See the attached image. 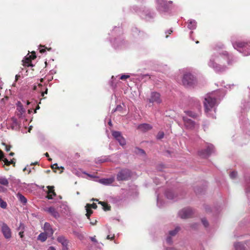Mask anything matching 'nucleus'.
<instances>
[{
    "instance_id": "obj_27",
    "label": "nucleus",
    "mask_w": 250,
    "mask_h": 250,
    "mask_svg": "<svg viewBox=\"0 0 250 250\" xmlns=\"http://www.w3.org/2000/svg\"><path fill=\"white\" fill-rule=\"evenodd\" d=\"M73 173L78 176H82V174L83 173L84 174H86L87 175H88L89 177H92V176L91 175L87 174L85 172H82L80 170L74 169L73 171Z\"/></svg>"
},
{
    "instance_id": "obj_21",
    "label": "nucleus",
    "mask_w": 250,
    "mask_h": 250,
    "mask_svg": "<svg viewBox=\"0 0 250 250\" xmlns=\"http://www.w3.org/2000/svg\"><path fill=\"white\" fill-rule=\"evenodd\" d=\"M16 196L19 201L23 205H25L27 203V199L21 193H18L16 195Z\"/></svg>"
},
{
    "instance_id": "obj_30",
    "label": "nucleus",
    "mask_w": 250,
    "mask_h": 250,
    "mask_svg": "<svg viewBox=\"0 0 250 250\" xmlns=\"http://www.w3.org/2000/svg\"><path fill=\"white\" fill-rule=\"evenodd\" d=\"M99 204H101L104 210H110V207L109 206H108L107 204H106L105 203H104V202H99Z\"/></svg>"
},
{
    "instance_id": "obj_1",
    "label": "nucleus",
    "mask_w": 250,
    "mask_h": 250,
    "mask_svg": "<svg viewBox=\"0 0 250 250\" xmlns=\"http://www.w3.org/2000/svg\"><path fill=\"white\" fill-rule=\"evenodd\" d=\"M225 62H227L228 64H231L232 62V57L227 51H223L216 56H212L208 62V65L217 72H223L227 68L226 65L222 64Z\"/></svg>"
},
{
    "instance_id": "obj_8",
    "label": "nucleus",
    "mask_w": 250,
    "mask_h": 250,
    "mask_svg": "<svg viewBox=\"0 0 250 250\" xmlns=\"http://www.w3.org/2000/svg\"><path fill=\"white\" fill-rule=\"evenodd\" d=\"M1 232L6 239H10L12 236L11 229L5 223H3L2 225Z\"/></svg>"
},
{
    "instance_id": "obj_11",
    "label": "nucleus",
    "mask_w": 250,
    "mask_h": 250,
    "mask_svg": "<svg viewBox=\"0 0 250 250\" xmlns=\"http://www.w3.org/2000/svg\"><path fill=\"white\" fill-rule=\"evenodd\" d=\"M157 8L161 11H166L167 9V2L165 0H156Z\"/></svg>"
},
{
    "instance_id": "obj_5",
    "label": "nucleus",
    "mask_w": 250,
    "mask_h": 250,
    "mask_svg": "<svg viewBox=\"0 0 250 250\" xmlns=\"http://www.w3.org/2000/svg\"><path fill=\"white\" fill-rule=\"evenodd\" d=\"M112 135L114 137V138L119 142L121 146H124L125 145V140L123 137L120 132L117 131H112Z\"/></svg>"
},
{
    "instance_id": "obj_51",
    "label": "nucleus",
    "mask_w": 250,
    "mask_h": 250,
    "mask_svg": "<svg viewBox=\"0 0 250 250\" xmlns=\"http://www.w3.org/2000/svg\"><path fill=\"white\" fill-rule=\"evenodd\" d=\"M157 205L160 207L162 206V205L160 203V201H159V197H157Z\"/></svg>"
},
{
    "instance_id": "obj_10",
    "label": "nucleus",
    "mask_w": 250,
    "mask_h": 250,
    "mask_svg": "<svg viewBox=\"0 0 250 250\" xmlns=\"http://www.w3.org/2000/svg\"><path fill=\"white\" fill-rule=\"evenodd\" d=\"M36 58V56L35 55H31L28 57L26 56L25 58L22 60L23 65L25 66H32V64H31V60H33Z\"/></svg>"
},
{
    "instance_id": "obj_32",
    "label": "nucleus",
    "mask_w": 250,
    "mask_h": 250,
    "mask_svg": "<svg viewBox=\"0 0 250 250\" xmlns=\"http://www.w3.org/2000/svg\"><path fill=\"white\" fill-rule=\"evenodd\" d=\"M7 204L6 202L4 201L1 198H0V207L2 208H6Z\"/></svg>"
},
{
    "instance_id": "obj_7",
    "label": "nucleus",
    "mask_w": 250,
    "mask_h": 250,
    "mask_svg": "<svg viewBox=\"0 0 250 250\" xmlns=\"http://www.w3.org/2000/svg\"><path fill=\"white\" fill-rule=\"evenodd\" d=\"M213 150L214 146L212 145L209 144L208 146L206 149L200 151L199 154L202 157H207L213 152Z\"/></svg>"
},
{
    "instance_id": "obj_52",
    "label": "nucleus",
    "mask_w": 250,
    "mask_h": 250,
    "mask_svg": "<svg viewBox=\"0 0 250 250\" xmlns=\"http://www.w3.org/2000/svg\"><path fill=\"white\" fill-rule=\"evenodd\" d=\"M48 250H56L55 248L52 246L49 247Z\"/></svg>"
},
{
    "instance_id": "obj_16",
    "label": "nucleus",
    "mask_w": 250,
    "mask_h": 250,
    "mask_svg": "<svg viewBox=\"0 0 250 250\" xmlns=\"http://www.w3.org/2000/svg\"><path fill=\"white\" fill-rule=\"evenodd\" d=\"M47 188H48V191L47 192V198L48 199H52L53 198V196H55L56 195V193L54 191V187L53 186H47Z\"/></svg>"
},
{
    "instance_id": "obj_63",
    "label": "nucleus",
    "mask_w": 250,
    "mask_h": 250,
    "mask_svg": "<svg viewBox=\"0 0 250 250\" xmlns=\"http://www.w3.org/2000/svg\"><path fill=\"white\" fill-rule=\"evenodd\" d=\"M14 154V153L13 152H11V153H10V155L11 156H13Z\"/></svg>"
},
{
    "instance_id": "obj_24",
    "label": "nucleus",
    "mask_w": 250,
    "mask_h": 250,
    "mask_svg": "<svg viewBox=\"0 0 250 250\" xmlns=\"http://www.w3.org/2000/svg\"><path fill=\"white\" fill-rule=\"evenodd\" d=\"M47 236H48V235L46 233L42 232L38 236V240L42 242H44L47 239Z\"/></svg>"
},
{
    "instance_id": "obj_28",
    "label": "nucleus",
    "mask_w": 250,
    "mask_h": 250,
    "mask_svg": "<svg viewBox=\"0 0 250 250\" xmlns=\"http://www.w3.org/2000/svg\"><path fill=\"white\" fill-rule=\"evenodd\" d=\"M179 230L180 228L179 227H177L176 228H175L174 229L169 231L168 234L171 236H174L177 233V232Z\"/></svg>"
},
{
    "instance_id": "obj_14",
    "label": "nucleus",
    "mask_w": 250,
    "mask_h": 250,
    "mask_svg": "<svg viewBox=\"0 0 250 250\" xmlns=\"http://www.w3.org/2000/svg\"><path fill=\"white\" fill-rule=\"evenodd\" d=\"M44 210L50 213L56 218H58L60 216L58 211L53 207L46 208H44Z\"/></svg>"
},
{
    "instance_id": "obj_41",
    "label": "nucleus",
    "mask_w": 250,
    "mask_h": 250,
    "mask_svg": "<svg viewBox=\"0 0 250 250\" xmlns=\"http://www.w3.org/2000/svg\"><path fill=\"white\" fill-rule=\"evenodd\" d=\"M51 167H52V169L60 168V167H58L57 164H55L53 165V166H52ZM60 168L62 169H64V168L63 167H60Z\"/></svg>"
},
{
    "instance_id": "obj_61",
    "label": "nucleus",
    "mask_w": 250,
    "mask_h": 250,
    "mask_svg": "<svg viewBox=\"0 0 250 250\" xmlns=\"http://www.w3.org/2000/svg\"><path fill=\"white\" fill-rule=\"evenodd\" d=\"M108 124H109V125H112L111 121H109V122H108Z\"/></svg>"
},
{
    "instance_id": "obj_60",
    "label": "nucleus",
    "mask_w": 250,
    "mask_h": 250,
    "mask_svg": "<svg viewBox=\"0 0 250 250\" xmlns=\"http://www.w3.org/2000/svg\"><path fill=\"white\" fill-rule=\"evenodd\" d=\"M45 155L46 157H48L49 156V154L47 152L45 153Z\"/></svg>"
},
{
    "instance_id": "obj_4",
    "label": "nucleus",
    "mask_w": 250,
    "mask_h": 250,
    "mask_svg": "<svg viewBox=\"0 0 250 250\" xmlns=\"http://www.w3.org/2000/svg\"><path fill=\"white\" fill-rule=\"evenodd\" d=\"M131 177V172L127 168L122 169L117 174V180L120 181H126Z\"/></svg>"
},
{
    "instance_id": "obj_37",
    "label": "nucleus",
    "mask_w": 250,
    "mask_h": 250,
    "mask_svg": "<svg viewBox=\"0 0 250 250\" xmlns=\"http://www.w3.org/2000/svg\"><path fill=\"white\" fill-rule=\"evenodd\" d=\"M166 241H167V243H168L169 244H171V243H172L171 236H170L168 234V235L167 237Z\"/></svg>"
},
{
    "instance_id": "obj_46",
    "label": "nucleus",
    "mask_w": 250,
    "mask_h": 250,
    "mask_svg": "<svg viewBox=\"0 0 250 250\" xmlns=\"http://www.w3.org/2000/svg\"><path fill=\"white\" fill-rule=\"evenodd\" d=\"M12 121H13V125H18L17 121L16 119L13 118Z\"/></svg>"
},
{
    "instance_id": "obj_55",
    "label": "nucleus",
    "mask_w": 250,
    "mask_h": 250,
    "mask_svg": "<svg viewBox=\"0 0 250 250\" xmlns=\"http://www.w3.org/2000/svg\"><path fill=\"white\" fill-rule=\"evenodd\" d=\"M113 237H114V236L112 237H110V235H107L106 238H107V239H111V240L113 238Z\"/></svg>"
},
{
    "instance_id": "obj_59",
    "label": "nucleus",
    "mask_w": 250,
    "mask_h": 250,
    "mask_svg": "<svg viewBox=\"0 0 250 250\" xmlns=\"http://www.w3.org/2000/svg\"><path fill=\"white\" fill-rule=\"evenodd\" d=\"M39 108H40V106L38 105V106L37 107L36 109L35 110L34 112H35V113H36V110H37V109H39Z\"/></svg>"
},
{
    "instance_id": "obj_36",
    "label": "nucleus",
    "mask_w": 250,
    "mask_h": 250,
    "mask_svg": "<svg viewBox=\"0 0 250 250\" xmlns=\"http://www.w3.org/2000/svg\"><path fill=\"white\" fill-rule=\"evenodd\" d=\"M164 136V133L163 132H159L158 133L157 138L158 139H161L163 138Z\"/></svg>"
},
{
    "instance_id": "obj_31",
    "label": "nucleus",
    "mask_w": 250,
    "mask_h": 250,
    "mask_svg": "<svg viewBox=\"0 0 250 250\" xmlns=\"http://www.w3.org/2000/svg\"><path fill=\"white\" fill-rule=\"evenodd\" d=\"M17 110L20 112V113L18 114L20 117H21L22 116V115L25 112V109H24L22 106L19 105L18 107H17Z\"/></svg>"
},
{
    "instance_id": "obj_44",
    "label": "nucleus",
    "mask_w": 250,
    "mask_h": 250,
    "mask_svg": "<svg viewBox=\"0 0 250 250\" xmlns=\"http://www.w3.org/2000/svg\"><path fill=\"white\" fill-rule=\"evenodd\" d=\"M3 145L5 146V150L6 151H9L10 150V146H7L4 143H3Z\"/></svg>"
},
{
    "instance_id": "obj_45",
    "label": "nucleus",
    "mask_w": 250,
    "mask_h": 250,
    "mask_svg": "<svg viewBox=\"0 0 250 250\" xmlns=\"http://www.w3.org/2000/svg\"><path fill=\"white\" fill-rule=\"evenodd\" d=\"M77 235L78 236V237H79V238L80 239H83V234H81V233H77Z\"/></svg>"
},
{
    "instance_id": "obj_35",
    "label": "nucleus",
    "mask_w": 250,
    "mask_h": 250,
    "mask_svg": "<svg viewBox=\"0 0 250 250\" xmlns=\"http://www.w3.org/2000/svg\"><path fill=\"white\" fill-rule=\"evenodd\" d=\"M237 176V172L236 171H232L230 174H229V176L231 178V179H234L236 178Z\"/></svg>"
},
{
    "instance_id": "obj_43",
    "label": "nucleus",
    "mask_w": 250,
    "mask_h": 250,
    "mask_svg": "<svg viewBox=\"0 0 250 250\" xmlns=\"http://www.w3.org/2000/svg\"><path fill=\"white\" fill-rule=\"evenodd\" d=\"M122 108V107L121 105H117L116 108L113 110V112H115L117 110H120Z\"/></svg>"
},
{
    "instance_id": "obj_15",
    "label": "nucleus",
    "mask_w": 250,
    "mask_h": 250,
    "mask_svg": "<svg viewBox=\"0 0 250 250\" xmlns=\"http://www.w3.org/2000/svg\"><path fill=\"white\" fill-rule=\"evenodd\" d=\"M43 229L45 232L48 234V236H51L54 233V231L53 230L50 224L48 223H45L43 226Z\"/></svg>"
},
{
    "instance_id": "obj_13",
    "label": "nucleus",
    "mask_w": 250,
    "mask_h": 250,
    "mask_svg": "<svg viewBox=\"0 0 250 250\" xmlns=\"http://www.w3.org/2000/svg\"><path fill=\"white\" fill-rule=\"evenodd\" d=\"M183 121L184 122L185 126L187 128L189 129H192L194 127L195 123L191 119H189L186 117H184Z\"/></svg>"
},
{
    "instance_id": "obj_26",
    "label": "nucleus",
    "mask_w": 250,
    "mask_h": 250,
    "mask_svg": "<svg viewBox=\"0 0 250 250\" xmlns=\"http://www.w3.org/2000/svg\"><path fill=\"white\" fill-rule=\"evenodd\" d=\"M166 196L167 199H174L175 195L172 191L170 190L167 191L166 192Z\"/></svg>"
},
{
    "instance_id": "obj_42",
    "label": "nucleus",
    "mask_w": 250,
    "mask_h": 250,
    "mask_svg": "<svg viewBox=\"0 0 250 250\" xmlns=\"http://www.w3.org/2000/svg\"><path fill=\"white\" fill-rule=\"evenodd\" d=\"M7 189L6 188L2 187V186H0V192H4L5 191H6Z\"/></svg>"
},
{
    "instance_id": "obj_54",
    "label": "nucleus",
    "mask_w": 250,
    "mask_h": 250,
    "mask_svg": "<svg viewBox=\"0 0 250 250\" xmlns=\"http://www.w3.org/2000/svg\"><path fill=\"white\" fill-rule=\"evenodd\" d=\"M17 107H18L19 105L22 106L21 103L20 102H18L17 104Z\"/></svg>"
},
{
    "instance_id": "obj_22",
    "label": "nucleus",
    "mask_w": 250,
    "mask_h": 250,
    "mask_svg": "<svg viewBox=\"0 0 250 250\" xmlns=\"http://www.w3.org/2000/svg\"><path fill=\"white\" fill-rule=\"evenodd\" d=\"M246 45H247L246 43H245L244 42H236L235 43L233 44V46L234 48L236 49H237L240 52H241V50H239V49H240L241 48H243V47H245L246 46Z\"/></svg>"
},
{
    "instance_id": "obj_64",
    "label": "nucleus",
    "mask_w": 250,
    "mask_h": 250,
    "mask_svg": "<svg viewBox=\"0 0 250 250\" xmlns=\"http://www.w3.org/2000/svg\"><path fill=\"white\" fill-rule=\"evenodd\" d=\"M31 112V109L28 110V113H30Z\"/></svg>"
},
{
    "instance_id": "obj_58",
    "label": "nucleus",
    "mask_w": 250,
    "mask_h": 250,
    "mask_svg": "<svg viewBox=\"0 0 250 250\" xmlns=\"http://www.w3.org/2000/svg\"><path fill=\"white\" fill-rule=\"evenodd\" d=\"M45 51V50L44 49H42L40 50V52L41 53H44Z\"/></svg>"
},
{
    "instance_id": "obj_18",
    "label": "nucleus",
    "mask_w": 250,
    "mask_h": 250,
    "mask_svg": "<svg viewBox=\"0 0 250 250\" xmlns=\"http://www.w3.org/2000/svg\"><path fill=\"white\" fill-rule=\"evenodd\" d=\"M0 160H2L4 163V164L7 166L10 165V164L13 163L12 160L8 161L6 158L4 157L3 153L1 150H0Z\"/></svg>"
},
{
    "instance_id": "obj_29",
    "label": "nucleus",
    "mask_w": 250,
    "mask_h": 250,
    "mask_svg": "<svg viewBox=\"0 0 250 250\" xmlns=\"http://www.w3.org/2000/svg\"><path fill=\"white\" fill-rule=\"evenodd\" d=\"M8 184H9L8 181L6 178H5L4 177H0V185L5 186H8Z\"/></svg>"
},
{
    "instance_id": "obj_12",
    "label": "nucleus",
    "mask_w": 250,
    "mask_h": 250,
    "mask_svg": "<svg viewBox=\"0 0 250 250\" xmlns=\"http://www.w3.org/2000/svg\"><path fill=\"white\" fill-rule=\"evenodd\" d=\"M97 207V206L96 204L93 203L92 204H87L85 206L86 210V216H87V218L89 219V217L90 215L92 213L93 211L91 209V208H92L94 209H96Z\"/></svg>"
},
{
    "instance_id": "obj_62",
    "label": "nucleus",
    "mask_w": 250,
    "mask_h": 250,
    "mask_svg": "<svg viewBox=\"0 0 250 250\" xmlns=\"http://www.w3.org/2000/svg\"><path fill=\"white\" fill-rule=\"evenodd\" d=\"M172 32V31L171 30H169L168 31V32L169 34H170Z\"/></svg>"
},
{
    "instance_id": "obj_17",
    "label": "nucleus",
    "mask_w": 250,
    "mask_h": 250,
    "mask_svg": "<svg viewBox=\"0 0 250 250\" xmlns=\"http://www.w3.org/2000/svg\"><path fill=\"white\" fill-rule=\"evenodd\" d=\"M152 126L147 124H143L138 126V129L142 131H146L151 129Z\"/></svg>"
},
{
    "instance_id": "obj_50",
    "label": "nucleus",
    "mask_w": 250,
    "mask_h": 250,
    "mask_svg": "<svg viewBox=\"0 0 250 250\" xmlns=\"http://www.w3.org/2000/svg\"><path fill=\"white\" fill-rule=\"evenodd\" d=\"M62 249V250H68V248L67 247V245L63 246Z\"/></svg>"
},
{
    "instance_id": "obj_48",
    "label": "nucleus",
    "mask_w": 250,
    "mask_h": 250,
    "mask_svg": "<svg viewBox=\"0 0 250 250\" xmlns=\"http://www.w3.org/2000/svg\"><path fill=\"white\" fill-rule=\"evenodd\" d=\"M90 239L92 241H93L94 242H97V240L95 238V237H91Z\"/></svg>"
},
{
    "instance_id": "obj_53",
    "label": "nucleus",
    "mask_w": 250,
    "mask_h": 250,
    "mask_svg": "<svg viewBox=\"0 0 250 250\" xmlns=\"http://www.w3.org/2000/svg\"><path fill=\"white\" fill-rule=\"evenodd\" d=\"M47 89H46L45 91L44 92H42V96H43L44 95V94H47Z\"/></svg>"
},
{
    "instance_id": "obj_33",
    "label": "nucleus",
    "mask_w": 250,
    "mask_h": 250,
    "mask_svg": "<svg viewBox=\"0 0 250 250\" xmlns=\"http://www.w3.org/2000/svg\"><path fill=\"white\" fill-rule=\"evenodd\" d=\"M106 161H107V158H106L105 157H103V158L101 157V158H98V163H104Z\"/></svg>"
},
{
    "instance_id": "obj_2",
    "label": "nucleus",
    "mask_w": 250,
    "mask_h": 250,
    "mask_svg": "<svg viewBox=\"0 0 250 250\" xmlns=\"http://www.w3.org/2000/svg\"><path fill=\"white\" fill-rule=\"evenodd\" d=\"M216 104L215 93L207 94L205 98L204 104L205 111L207 113L210 111Z\"/></svg>"
},
{
    "instance_id": "obj_6",
    "label": "nucleus",
    "mask_w": 250,
    "mask_h": 250,
    "mask_svg": "<svg viewBox=\"0 0 250 250\" xmlns=\"http://www.w3.org/2000/svg\"><path fill=\"white\" fill-rule=\"evenodd\" d=\"M192 214V209L190 208H185L181 210L179 213V216L182 219H186L190 217Z\"/></svg>"
},
{
    "instance_id": "obj_57",
    "label": "nucleus",
    "mask_w": 250,
    "mask_h": 250,
    "mask_svg": "<svg viewBox=\"0 0 250 250\" xmlns=\"http://www.w3.org/2000/svg\"><path fill=\"white\" fill-rule=\"evenodd\" d=\"M167 250H177L176 249L174 248H170L168 249H167Z\"/></svg>"
},
{
    "instance_id": "obj_56",
    "label": "nucleus",
    "mask_w": 250,
    "mask_h": 250,
    "mask_svg": "<svg viewBox=\"0 0 250 250\" xmlns=\"http://www.w3.org/2000/svg\"><path fill=\"white\" fill-rule=\"evenodd\" d=\"M96 222H97V221L95 220V222H90V224L92 225H94L96 224Z\"/></svg>"
},
{
    "instance_id": "obj_38",
    "label": "nucleus",
    "mask_w": 250,
    "mask_h": 250,
    "mask_svg": "<svg viewBox=\"0 0 250 250\" xmlns=\"http://www.w3.org/2000/svg\"><path fill=\"white\" fill-rule=\"evenodd\" d=\"M186 113H187V114L188 116H189L190 117H194L195 116V114L193 113L191 111H186Z\"/></svg>"
},
{
    "instance_id": "obj_9",
    "label": "nucleus",
    "mask_w": 250,
    "mask_h": 250,
    "mask_svg": "<svg viewBox=\"0 0 250 250\" xmlns=\"http://www.w3.org/2000/svg\"><path fill=\"white\" fill-rule=\"evenodd\" d=\"M149 102L151 103L160 104L162 102V100L160 94L155 92H152L149 99Z\"/></svg>"
},
{
    "instance_id": "obj_25",
    "label": "nucleus",
    "mask_w": 250,
    "mask_h": 250,
    "mask_svg": "<svg viewBox=\"0 0 250 250\" xmlns=\"http://www.w3.org/2000/svg\"><path fill=\"white\" fill-rule=\"evenodd\" d=\"M188 27L189 29H194L196 27V22L195 20H190Z\"/></svg>"
},
{
    "instance_id": "obj_49",
    "label": "nucleus",
    "mask_w": 250,
    "mask_h": 250,
    "mask_svg": "<svg viewBox=\"0 0 250 250\" xmlns=\"http://www.w3.org/2000/svg\"><path fill=\"white\" fill-rule=\"evenodd\" d=\"M138 152L139 153H140L141 154H145V151L143 149H138Z\"/></svg>"
},
{
    "instance_id": "obj_20",
    "label": "nucleus",
    "mask_w": 250,
    "mask_h": 250,
    "mask_svg": "<svg viewBox=\"0 0 250 250\" xmlns=\"http://www.w3.org/2000/svg\"><path fill=\"white\" fill-rule=\"evenodd\" d=\"M57 240L59 243H61L62 246L68 245V240L63 236H58Z\"/></svg>"
},
{
    "instance_id": "obj_47",
    "label": "nucleus",
    "mask_w": 250,
    "mask_h": 250,
    "mask_svg": "<svg viewBox=\"0 0 250 250\" xmlns=\"http://www.w3.org/2000/svg\"><path fill=\"white\" fill-rule=\"evenodd\" d=\"M23 230H22V231H20V232H19V235L20 236V237L21 238H23Z\"/></svg>"
},
{
    "instance_id": "obj_19",
    "label": "nucleus",
    "mask_w": 250,
    "mask_h": 250,
    "mask_svg": "<svg viewBox=\"0 0 250 250\" xmlns=\"http://www.w3.org/2000/svg\"><path fill=\"white\" fill-rule=\"evenodd\" d=\"M114 182V178H107V179H101L100 180V182L105 185H110Z\"/></svg>"
},
{
    "instance_id": "obj_34",
    "label": "nucleus",
    "mask_w": 250,
    "mask_h": 250,
    "mask_svg": "<svg viewBox=\"0 0 250 250\" xmlns=\"http://www.w3.org/2000/svg\"><path fill=\"white\" fill-rule=\"evenodd\" d=\"M202 223L205 227L207 228L208 226V223L205 218L202 219Z\"/></svg>"
},
{
    "instance_id": "obj_39",
    "label": "nucleus",
    "mask_w": 250,
    "mask_h": 250,
    "mask_svg": "<svg viewBox=\"0 0 250 250\" xmlns=\"http://www.w3.org/2000/svg\"><path fill=\"white\" fill-rule=\"evenodd\" d=\"M24 226L23 224L21 223L19 227L18 228V230H20V231H22V230L24 229Z\"/></svg>"
},
{
    "instance_id": "obj_3",
    "label": "nucleus",
    "mask_w": 250,
    "mask_h": 250,
    "mask_svg": "<svg viewBox=\"0 0 250 250\" xmlns=\"http://www.w3.org/2000/svg\"><path fill=\"white\" fill-rule=\"evenodd\" d=\"M182 83L186 87H193L197 83V80L191 73L186 72L183 75Z\"/></svg>"
},
{
    "instance_id": "obj_23",
    "label": "nucleus",
    "mask_w": 250,
    "mask_h": 250,
    "mask_svg": "<svg viewBox=\"0 0 250 250\" xmlns=\"http://www.w3.org/2000/svg\"><path fill=\"white\" fill-rule=\"evenodd\" d=\"M234 247L236 250H246V247L242 243H236L234 244Z\"/></svg>"
},
{
    "instance_id": "obj_40",
    "label": "nucleus",
    "mask_w": 250,
    "mask_h": 250,
    "mask_svg": "<svg viewBox=\"0 0 250 250\" xmlns=\"http://www.w3.org/2000/svg\"><path fill=\"white\" fill-rule=\"evenodd\" d=\"M129 77V75L124 74V75H122L120 77V79L122 80H125V79L128 78Z\"/></svg>"
}]
</instances>
